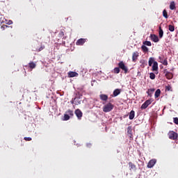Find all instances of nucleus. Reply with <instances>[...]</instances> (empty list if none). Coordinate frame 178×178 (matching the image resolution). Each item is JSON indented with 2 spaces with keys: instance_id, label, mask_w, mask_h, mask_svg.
<instances>
[{
  "instance_id": "f257e3e1",
  "label": "nucleus",
  "mask_w": 178,
  "mask_h": 178,
  "mask_svg": "<svg viewBox=\"0 0 178 178\" xmlns=\"http://www.w3.org/2000/svg\"><path fill=\"white\" fill-rule=\"evenodd\" d=\"M113 108H115V106L112 104V103L109 102L103 106V112H111L113 109Z\"/></svg>"
},
{
  "instance_id": "f03ea898",
  "label": "nucleus",
  "mask_w": 178,
  "mask_h": 178,
  "mask_svg": "<svg viewBox=\"0 0 178 178\" xmlns=\"http://www.w3.org/2000/svg\"><path fill=\"white\" fill-rule=\"evenodd\" d=\"M168 136L170 140H177V138H178L177 133H176L173 131H170L168 134Z\"/></svg>"
},
{
  "instance_id": "7ed1b4c3",
  "label": "nucleus",
  "mask_w": 178,
  "mask_h": 178,
  "mask_svg": "<svg viewBox=\"0 0 178 178\" xmlns=\"http://www.w3.org/2000/svg\"><path fill=\"white\" fill-rule=\"evenodd\" d=\"M118 67L120 69H122V70H123V72H124L125 74L129 72V68H127V66L124 65V63L123 61H120L118 63Z\"/></svg>"
},
{
  "instance_id": "20e7f679",
  "label": "nucleus",
  "mask_w": 178,
  "mask_h": 178,
  "mask_svg": "<svg viewBox=\"0 0 178 178\" xmlns=\"http://www.w3.org/2000/svg\"><path fill=\"white\" fill-rule=\"evenodd\" d=\"M163 74H165V76L168 80H172V79H173V73L170 72L166 69L163 70Z\"/></svg>"
},
{
  "instance_id": "39448f33",
  "label": "nucleus",
  "mask_w": 178,
  "mask_h": 178,
  "mask_svg": "<svg viewBox=\"0 0 178 178\" xmlns=\"http://www.w3.org/2000/svg\"><path fill=\"white\" fill-rule=\"evenodd\" d=\"M151 104H152V100L147 99L142 104L140 108L141 109H147V108H148Z\"/></svg>"
},
{
  "instance_id": "423d86ee",
  "label": "nucleus",
  "mask_w": 178,
  "mask_h": 178,
  "mask_svg": "<svg viewBox=\"0 0 178 178\" xmlns=\"http://www.w3.org/2000/svg\"><path fill=\"white\" fill-rule=\"evenodd\" d=\"M140 56L138 51H135L132 54V62H137V59Z\"/></svg>"
},
{
  "instance_id": "0eeeda50",
  "label": "nucleus",
  "mask_w": 178,
  "mask_h": 178,
  "mask_svg": "<svg viewBox=\"0 0 178 178\" xmlns=\"http://www.w3.org/2000/svg\"><path fill=\"white\" fill-rule=\"evenodd\" d=\"M75 115L79 120L81 119V118H83V112H81V110H80L79 108H77L75 111Z\"/></svg>"
},
{
  "instance_id": "6e6552de",
  "label": "nucleus",
  "mask_w": 178,
  "mask_h": 178,
  "mask_svg": "<svg viewBox=\"0 0 178 178\" xmlns=\"http://www.w3.org/2000/svg\"><path fill=\"white\" fill-rule=\"evenodd\" d=\"M150 40H152V41H153V42H159V38L158 37V35H156L155 34L150 35Z\"/></svg>"
},
{
  "instance_id": "1a4fd4ad",
  "label": "nucleus",
  "mask_w": 178,
  "mask_h": 178,
  "mask_svg": "<svg viewBox=\"0 0 178 178\" xmlns=\"http://www.w3.org/2000/svg\"><path fill=\"white\" fill-rule=\"evenodd\" d=\"M155 163H156V159H152L149 161L147 163V168H154L155 166Z\"/></svg>"
},
{
  "instance_id": "9d476101",
  "label": "nucleus",
  "mask_w": 178,
  "mask_h": 178,
  "mask_svg": "<svg viewBox=\"0 0 178 178\" xmlns=\"http://www.w3.org/2000/svg\"><path fill=\"white\" fill-rule=\"evenodd\" d=\"M86 41H87V39L80 38L76 41V45H84Z\"/></svg>"
},
{
  "instance_id": "9b49d317",
  "label": "nucleus",
  "mask_w": 178,
  "mask_h": 178,
  "mask_svg": "<svg viewBox=\"0 0 178 178\" xmlns=\"http://www.w3.org/2000/svg\"><path fill=\"white\" fill-rule=\"evenodd\" d=\"M127 134L129 138H133V129L131 126L127 127Z\"/></svg>"
},
{
  "instance_id": "f8f14e48",
  "label": "nucleus",
  "mask_w": 178,
  "mask_h": 178,
  "mask_svg": "<svg viewBox=\"0 0 178 178\" xmlns=\"http://www.w3.org/2000/svg\"><path fill=\"white\" fill-rule=\"evenodd\" d=\"M129 165V170H137V166L136 165V164L133 163L132 162H129L128 163Z\"/></svg>"
},
{
  "instance_id": "ddd939ff",
  "label": "nucleus",
  "mask_w": 178,
  "mask_h": 178,
  "mask_svg": "<svg viewBox=\"0 0 178 178\" xmlns=\"http://www.w3.org/2000/svg\"><path fill=\"white\" fill-rule=\"evenodd\" d=\"M120 92H122L120 89H115L113 92V95H111V97H118V95H120Z\"/></svg>"
},
{
  "instance_id": "4468645a",
  "label": "nucleus",
  "mask_w": 178,
  "mask_h": 178,
  "mask_svg": "<svg viewBox=\"0 0 178 178\" xmlns=\"http://www.w3.org/2000/svg\"><path fill=\"white\" fill-rule=\"evenodd\" d=\"M99 98L102 101H104L105 102H106V101H108V95H105V94H101L99 95Z\"/></svg>"
},
{
  "instance_id": "2eb2a0df",
  "label": "nucleus",
  "mask_w": 178,
  "mask_h": 178,
  "mask_svg": "<svg viewBox=\"0 0 178 178\" xmlns=\"http://www.w3.org/2000/svg\"><path fill=\"white\" fill-rule=\"evenodd\" d=\"M79 74L76 72H68V77H77Z\"/></svg>"
},
{
  "instance_id": "dca6fc26",
  "label": "nucleus",
  "mask_w": 178,
  "mask_h": 178,
  "mask_svg": "<svg viewBox=\"0 0 178 178\" xmlns=\"http://www.w3.org/2000/svg\"><path fill=\"white\" fill-rule=\"evenodd\" d=\"M134 116H136V113L134 112V111L132 110L129 113V119L130 120H133V119H134Z\"/></svg>"
},
{
  "instance_id": "f3484780",
  "label": "nucleus",
  "mask_w": 178,
  "mask_h": 178,
  "mask_svg": "<svg viewBox=\"0 0 178 178\" xmlns=\"http://www.w3.org/2000/svg\"><path fill=\"white\" fill-rule=\"evenodd\" d=\"M29 66L31 69V70H33V69H35V67H37V64H35V63H34L33 61H31L29 63Z\"/></svg>"
},
{
  "instance_id": "a211bd4d",
  "label": "nucleus",
  "mask_w": 178,
  "mask_h": 178,
  "mask_svg": "<svg viewBox=\"0 0 178 178\" xmlns=\"http://www.w3.org/2000/svg\"><path fill=\"white\" fill-rule=\"evenodd\" d=\"M58 37L60 38H63V37H65V29L63 28L62 29H60Z\"/></svg>"
},
{
  "instance_id": "6ab92c4d",
  "label": "nucleus",
  "mask_w": 178,
  "mask_h": 178,
  "mask_svg": "<svg viewBox=\"0 0 178 178\" xmlns=\"http://www.w3.org/2000/svg\"><path fill=\"white\" fill-rule=\"evenodd\" d=\"M156 70H158V62H154L152 65V71L156 72Z\"/></svg>"
},
{
  "instance_id": "aec40b11",
  "label": "nucleus",
  "mask_w": 178,
  "mask_h": 178,
  "mask_svg": "<svg viewBox=\"0 0 178 178\" xmlns=\"http://www.w3.org/2000/svg\"><path fill=\"white\" fill-rule=\"evenodd\" d=\"M170 9L171 10H175L176 9V3H175V1H172L170 4Z\"/></svg>"
},
{
  "instance_id": "412c9836",
  "label": "nucleus",
  "mask_w": 178,
  "mask_h": 178,
  "mask_svg": "<svg viewBox=\"0 0 178 178\" xmlns=\"http://www.w3.org/2000/svg\"><path fill=\"white\" fill-rule=\"evenodd\" d=\"M141 49L145 54H147V52H148L149 51L148 47H147V46H145V44H143L141 46Z\"/></svg>"
},
{
  "instance_id": "4be33fe9",
  "label": "nucleus",
  "mask_w": 178,
  "mask_h": 178,
  "mask_svg": "<svg viewBox=\"0 0 178 178\" xmlns=\"http://www.w3.org/2000/svg\"><path fill=\"white\" fill-rule=\"evenodd\" d=\"M159 38H162V37H163V30L161 26H159Z\"/></svg>"
},
{
  "instance_id": "5701e85b",
  "label": "nucleus",
  "mask_w": 178,
  "mask_h": 178,
  "mask_svg": "<svg viewBox=\"0 0 178 178\" xmlns=\"http://www.w3.org/2000/svg\"><path fill=\"white\" fill-rule=\"evenodd\" d=\"M161 95V89H157L155 92L154 97L155 98H159Z\"/></svg>"
},
{
  "instance_id": "b1692460",
  "label": "nucleus",
  "mask_w": 178,
  "mask_h": 178,
  "mask_svg": "<svg viewBox=\"0 0 178 178\" xmlns=\"http://www.w3.org/2000/svg\"><path fill=\"white\" fill-rule=\"evenodd\" d=\"M113 73H115V74H119V73H120V68L118 67H115L113 70Z\"/></svg>"
},
{
  "instance_id": "393cba45",
  "label": "nucleus",
  "mask_w": 178,
  "mask_h": 178,
  "mask_svg": "<svg viewBox=\"0 0 178 178\" xmlns=\"http://www.w3.org/2000/svg\"><path fill=\"white\" fill-rule=\"evenodd\" d=\"M143 45H147V47H151L152 44L149 41H145L143 42Z\"/></svg>"
},
{
  "instance_id": "a878e982",
  "label": "nucleus",
  "mask_w": 178,
  "mask_h": 178,
  "mask_svg": "<svg viewBox=\"0 0 178 178\" xmlns=\"http://www.w3.org/2000/svg\"><path fill=\"white\" fill-rule=\"evenodd\" d=\"M42 49H45V46L42 45L39 49H36V52H41Z\"/></svg>"
},
{
  "instance_id": "bb28decb",
  "label": "nucleus",
  "mask_w": 178,
  "mask_h": 178,
  "mask_svg": "<svg viewBox=\"0 0 178 178\" xmlns=\"http://www.w3.org/2000/svg\"><path fill=\"white\" fill-rule=\"evenodd\" d=\"M163 17H165V19H168V12L166 11V10H163Z\"/></svg>"
},
{
  "instance_id": "cd10ccee",
  "label": "nucleus",
  "mask_w": 178,
  "mask_h": 178,
  "mask_svg": "<svg viewBox=\"0 0 178 178\" xmlns=\"http://www.w3.org/2000/svg\"><path fill=\"white\" fill-rule=\"evenodd\" d=\"M168 29L170 31L172 32L175 31V26L173 25H169L168 26Z\"/></svg>"
},
{
  "instance_id": "c85d7f7f",
  "label": "nucleus",
  "mask_w": 178,
  "mask_h": 178,
  "mask_svg": "<svg viewBox=\"0 0 178 178\" xmlns=\"http://www.w3.org/2000/svg\"><path fill=\"white\" fill-rule=\"evenodd\" d=\"M149 78L151 80H155V74H154V72H151L149 74Z\"/></svg>"
},
{
  "instance_id": "c756f323",
  "label": "nucleus",
  "mask_w": 178,
  "mask_h": 178,
  "mask_svg": "<svg viewBox=\"0 0 178 178\" xmlns=\"http://www.w3.org/2000/svg\"><path fill=\"white\" fill-rule=\"evenodd\" d=\"M165 90L166 91H172V86H170V85H168L165 86Z\"/></svg>"
},
{
  "instance_id": "7c9ffc66",
  "label": "nucleus",
  "mask_w": 178,
  "mask_h": 178,
  "mask_svg": "<svg viewBox=\"0 0 178 178\" xmlns=\"http://www.w3.org/2000/svg\"><path fill=\"white\" fill-rule=\"evenodd\" d=\"M81 104V100L80 99H76L74 105H80Z\"/></svg>"
},
{
  "instance_id": "2f4dec72",
  "label": "nucleus",
  "mask_w": 178,
  "mask_h": 178,
  "mask_svg": "<svg viewBox=\"0 0 178 178\" xmlns=\"http://www.w3.org/2000/svg\"><path fill=\"white\" fill-rule=\"evenodd\" d=\"M66 113H67L68 115H70V116H73V115H74L73 111H72V110L67 111Z\"/></svg>"
},
{
  "instance_id": "473e14b6",
  "label": "nucleus",
  "mask_w": 178,
  "mask_h": 178,
  "mask_svg": "<svg viewBox=\"0 0 178 178\" xmlns=\"http://www.w3.org/2000/svg\"><path fill=\"white\" fill-rule=\"evenodd\" d=\"M70 119V116H69L68 114H65L64 115V120H69Z\"/></svg>"
},
{
  "instance_id": "72a5a7b5",
  "label": "nucleus",
  "mask_w": 178,
  "mask_h": 178,
  "mask_svg": "<svg viewBox=\"0 0 178 178\" xmlns=\"http://www.w3.org/2000/svg\"><path fill=\"white\" fill-rule=\"evenodd\" d=\"M161 63L164 65V66H168V60L165 59L163 62H161Z\"/></svg>"
},
{
  "instance_id": "f704fd0d",
  "label": "nucleus",
  "mask_w": 178,
  "mask_h": 178,
  "mask_svg": "<svg viewBox=\"0 0 178 178\" xmlns=\"http://www.w3.org/2000/svg\"><path fill=\"white\" fill-rule=\"evenodd\" d=\"M24 140H25V141H31V137H24Z\"/></svg>"
},
{
  "instance_id": "c9c22d12",
  "label": "nucleus",
  "mask_w": 178,
  "mask_h": 178,
  "mask_svg": "<svg viewBox=\"0 0 178 178\" xmlns=\"http://www.w3.org/2000/svg\"><path fill=\"white\" fill-rule=\"evenodd\" d=\"M149 60H150L151 63H153V65H154V62H156L155 61V59L152 57L149 58Z\"/></svg>"
},
{
  "instance_id": "e433bc0d",
  "label": "nucleus",
  "mask_w": 178,
  "mask_h": 178,
  "mask_svg": "<svg viewBox=\"0 0 178 178\" xmlns=\"http://www.w3.org/2000/svg\"><path fill=\"white\" fill-rule=\"evenodd\" d=\"M174 123L175 124H178V118H174Z\"/></svg>"
},
{
  "instance_id": "4c0bfd02",
  "label": "nucleus",
  "mask_w": 178,
  "mask_h": 178,
  "mask_svg": "<svg viewBox=\"0 0 178 178\" xmlns=\"http://www.w3.org/2000/svg\"><path fill=\"white\" fill-rule=\"evenodd\" d=\"M86 147H87L88 148H91V147H92V144H91V143H87V144H86Z\"/></svg>"
},
{
  "instance_id": "58836bf2",
  "label": "nucleus",
  "mask_w": 178,
  "mask_h": 178,
  "mask_svg": "<svg viewBox=\"0 0 178 178\" xmlns=\"http://www.w3.org/2000/svg\"><path fill=\"white\" fill-rule=\"evenodd\" d=\"M8 27H9L8 25L1 26V29H3V30H5V29H8Z\"/></svg>"
},
{
  "instance_id": "ea45409f",
  "label": "nucleus",
  "mask_w": 178,
  "mask_h": 178,
  "mask_svg": "<svg viewBox=\"0 0 178 178\" xmlns=\"http://www.w3.org/2000/svg\"><path fill=\"white\" fill-rule=\"evenodd\" d=\"M149 92L152 93L154 92V91H155V89L154 88H150V89H148V90Z\"/></svg>"
},
{
  "instance_id": "a19ab883",
  "label": "nucleus",
  "mask_w": 178,
  "mask_h": 178,
  "mask_svg": "<svg viewBox=\"0 0 178 178\" xmlns=\"http://www.w3.org/2000/svg\"><path fill=\"white\" fill-rule=\"evenodd\" d=\"M147 94L149 97H152V93H151V92H149L148 90L147 91Z\"/></svg>"
},
{
  "instance_id": "79ce46f5",
  "label": "nucleus",
  "mask_w": 178,
  "mask_h": 178,
  "mask_svg": "<svg viewBox=\"0 0 178 178\" xmlns=\"http://www.w3.org/2000/svg\"><path fill=\"white\" fill-rule=\"evenodd\" d=\"M75 101H76V98H72V99L71 101V104H75Z\"/></svg>"
},
{
  "instance_id": "37998d69",
  "label": "nucleus",
  "mask_w": 178,
  "mask_h": 178,
  "mask_svg": "<svg viewBox=\"0 0 178 178\" xmlns=\"http://www.w3.org/2000/svg\"><path fill=\"white\" fill-rule=\"evenodd\" d=\"M140 63H141L142 65H144V63H145V60H141L140 61Z\"/></svg>"
},
{
  "instance_id": "c03bdc74",
  "label": "nucleus",
  "mask_w": 178,
  "mask_h": 178,
  "mask_svg": "<svg viewBox=\"0 0 178 178\" xmlns=\"http://www.w3.org/2000/svg\"><path fill=\"white\" fill-rule=\"evenodd\" d=\"M149 66H152V63H151V60H149Z\"/></svg>"
},
{
  "instance_id": "a18cd8bd",
  "label": "nucleus",
  "mask_w": 178,
  "mask_h": 178,
  "mask_svg": "<svg viewBox=\"0 0 178 178\" xmlns=\"http://www.w3.org/2000/svg\"><path fill=\"white\" fill-rule=\"evenodd\" d=\"M9 24H12V21H10V22H9Z\"/></svg>"
},
{
  "instance_id": "49530a36",
  "label": "nucleus",
  "mask_w": 178,
  "mask_h": 178,
  "mask_svg": "<svg viewBox=\"0 0 178 178\" xmlns=\"http://www.w3.org/2000/svg\"><path fill=\"white\" fill-rule=\"evenodd\" d=\"M159 59H162V57H161V56H159Z\"/></svg>"
}]
</instances>
